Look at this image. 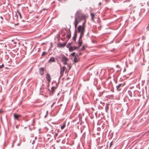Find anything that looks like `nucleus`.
I'll use <instances>...</instances> for the list:
<instances>
[{"label":"nucleus","mask_w":149,"mask_h":149,"mask_svg":"<svg viewBox=\"0 0 149 149\" xmlns=\"http://www.w3.org/2000/svg\"><path fill=\"white\" fill-rule=\"evenodd\" d=\"M105 108H106V109L107 110H108V108H109L108 106L107 105L106 106Z\"/></svg>","instance_id":"c756f323"},{"label":"nucleus","mask_w":149,"mask_h":149,"mask_svg":"<svg viewBox=\"0 0 149 149\" xmlns=\"http://www.w3.org/2000/svg\"><path fill=\"white\" fill-rule=\"evenodd\" d=\"M83 19H84V22L82 25L84 24V26H86L85 23L86 22V20L85 15L82 14L80 11H78L76 14L74 22V24L75 29H76L78 24Z\"/></svg>","instance_id":"f257e3e1"},{"label":"nucleus","mask_w":149,"mask_h":149,"mask_svg":"<svg viewBox=\"0 0 149 149\" xmlns=\"http://www.w3.org/2000/svg\"><path fill=\"white\" fill-rule=\"evenodd\" d=\"M71 55L72 56H74L75 55V53L73 52L71 54Z\"/></svg>","instance_id":"5701e85b"},{"label":"nucleus","mask_w":149,"mask_h":149,"mask_svg":"<svg viewBox=\"0 0 149 149\" xmlns=\"http://www.w3.org/2000/svg\"><path fill=\"white\" fill-rule=\"evenodd\" d=\"M79 58L78 57H77L76 56H75L73 61L74 63H77L79 61Z\"/></svg>","instance_id":"9d476101"},{"label":"nucleus","mask_w":149,"mask_h":149,"mask_svg":"<svg viewBox=\"0 0 149 149\" xmlns=\"http://www.w3.org/2000/svg\"><path fill=\"white\" fill-rule=\"evenodd\" d=\"M85 48V47L84 46H82V48L81 49V50H84Z\"/></svg>","instance_id":"b1692460"},{"label":"nucleus","mask_w":149,"mask_h":149,"mask_svg":"<svg viewBox=\"0 0 149 149\" xmlns=\"http://www.w3.org/2000/svg\"><path fill=\"white\" fill-rule=\"evenodd\" d=\"M81 53H80L79 54V55H81Z\"/></svg>","instance_id":"c9c22d12"},{"label":"nucleus","mask_w":149,"mask_h":149,"mask_svg":"<svg viewBox=\"0 0 149 149\" xmlns=\"http://www.w3.org/2000/svg\"><path fill=\"white\" fill-rule=\"evenodd\" d=\"M148 27H149V24H148V26H147V28Z\"/></svg>","instance_id":"f704fd0d"},{"label":"nucleus","mask_w":149,"mask_h":149,"mask_svg":"<svg viewBox=\"0 0 149 149\" xmlns=\"http://www.w3.org/2000/svg\"><path fill=\"white\" fill-rule=\"evenodd\" d=\"M66 42H65L63 43H59L57 44V46L59 47H65L66 45Z\"/></svg>","instance_id":"39448f33"},{"label":"nucleus","mask_w":149,"mask_h":149,"mask_svg":"<svg viewBox=\"0 0 149 149\" xmlns=\"http://www.w3.org/2000/svg\"><path fill=\"white\" fill-rule=\"evenodd\" d=\"M66 126V124L65 123H63V125H62L61 127V130H62L64 129V128Z\"/></svg>","instance_id":"dca6fc26"},{"label":"nucleus","mask_w":149,"mask_h":149,"mask_svg":"<svg viewBox=\"0 0 149 149\" xmlns=\"http://www.w3.org/2000/svg\"><path fill=\"white\" fill-rule=\"evenodd\" d=\"M46 79L48 81V82H50L51 81V77L49 74L47 73L46 74Z\"/></svg>","instance_id":"6e6552de"},{"label":"nucleus","mask_w":149,"mask_h":149,"mask_svg":"<svg viewBox=\"0 0 149 149\" xmlns=\"http://www.w3.org/2000/svg\"><path fill=\"white\" fill-rule=\"evenodd\" d=\"M14 116L15 119L18 120V118L21 116L20 115L17 114L16 113H14Z\"/></svg>","instance_id":"9b49d317"},{"label":"nucleus","mask_w":149,"mask_h":149,"mask_svg":"<svg viewBox=\"0 0 149 149\" xmlns=\"http://www.w3.org/2000/svg\"><path fill=\"white\" fill-rule=\"evenodd\" d=\"M17 13L19 15V16H20V18H21L22 16H21V15L20 13L19 12V11H17Z\"/></svg>","instance_id":"412c9836"},{"label":"nucleus","mask_w":149,"mask_h":149,"mask_svg":"<svg viewBox=\"0 0 149 149\" xmlns=\"http://www.w3.org/2000/svg\"><path fill=\"white\" fill-rule=\"evenodd\" d=\"M116 67H117L120 68V66L119 65H117Z\"/></svg>","instance_id":"2f4dec72"},{"label":"nucleus","mask_w":149,"mask_h":149,"mask_svg":"<svg viewBox=\"0 0 149 149\" xmlns=\"http://www.w3.org/2000/svg\"><path fill=\"white\" fill-rule=\"evenodd\" d=\"M69 59L67 57L64 56H62L61 57V61L63 63V64L66 65L67 64V61H68Z\"/></svg>","instance_id":"7ed1b4c3"},{"label":"nucleus","mask_w":149,"mask_h":149,"mask_svg":"<svg viewBox=\"0 0 149 149\" xmlns=\"http://www.w3.org/2000/svg\"><path fill=\"white\" fill-rule=\"evenodd\" d=\"M79 48V47H70L69 49V51L71 52L73 51L74 50L78 49Z\"/></svg>","instance_id":"423d86ee"},{"label":"nucleus","mask_w":149,"mask_h":149,"mask_svg":"<svg viewBox=\"0 0 149 149\" xmlns=\"http://www.w3.org/2000/svg\"><path fill=\"white\" fill-rule=\"evenodd\" d=\"M71 33L70 31H69L68 32V34L67 35L66 37L67 38L69 39L71 37Z\"/></svg>","instance_id":"4468645a"},{"label":"nucleus","mask_w":149,"mask_h":149,"mask_svg":"<svg viewBox=\"0 0 149 149\" xmlns=\"http://www.w3.org/2000/svg\"><path fill=\"white\" fill-rule=\"evenodd\" d=\"M45 52H43L42 54V56H43L45 55Z\"/></svg>","instance_id":"cd10ccee"},{"label":"nucleus","mask_w":149,"mask_h":149,"mask_svg":"<svg viewBox=\"0 0 149 149\" xmlns=\"http://www.w3.org/2000/svg\"><path fill=\"white\" fill-rule=\"evenodd\" d=\"M2 112V111L0 110V113Z\"/></svg>","instance_id":"e433bc0d"},{"label":"nucleus","mask_w":149,"mask_h":149,"mask_svg":"<svg viewBox=\"0 0 149 149\" xmlns=\"http://www.w3.org/2000/svg\"><path fill=\"white\" fill-rule=\"evenodd\" d=\"M67 65L68 66L69 68V70H69L70 69V68H71V66L68 63V64H67Z\"/></svg>","instance_id":"6ab92c4d"},{"label":"nucleus","mask_w":149,"mask_h":149,"mask_svg":"<svg viewBox=\"0 0 149 149\" xmlns=\"http://www.w3.org/2000/svg\"><path fill=\"white\" fill-rule=\"evenodd\" d=\"M86 26L82 25L81 26H79L77 28V30L78 33H80V38H82L84 35V33L85 31V28Z\"/></svg>","instance_id":"f03ea898"},{"label":"nucleus","mask_w":149,"mask_h":149,"mask_svg":"<svg viewBox=\"0 0 149 149\" xmlns=\"http://www.w3.org/2000/svg\"><path fill=\"white\" fill-rule=\"evenodd\" d=\"M44 69L42 68H40L39 69V74L41 75H42L44 73Z\"/></svg>","instance_id":"0eeeda50"},{"label":"nucleus","mask_w":149,"mask_h":149,"mask_svg":"<svg viewBox=\"0 0 149 149\" xmlns=\"http://www.w3.org/2000/svg\"><path fill=\"white\" fill-rule=\"evenodd\" d=\"M77 36V33H76V31H75L74 36L72 38V39L73 40H75Z\"/></svg>","instance_id":"f8f14e48"},{"label":"nucleus","mask_w":149,"mask_h":149,"mask_svg":"<svg viewBox=\"0 0 149 149\" xmlns=\"http://www.w3.org/2000/svg\"><path fill=\"white\" fill-rule=\"evenodd\" d=\"M55 89V88L54 87V86L52 87L51 88L52 91V92L54 91Z\"/></svg>","instance_id":"aec40b11"},{"label":"nucleus","mask_w":149,"mask_h":149,"mask_svg":"<svg viewBox=\"0 0 149 149\" xmlns=\"http://www.w3.org/2000/svg\"><path fill=\"white\" fill-rule=\"evenodd\" d=\"M55 148L54 146H52L51 147L50 149H55Z\"/></svg>","instance_id":"4be33fe9"},{"label":"nucleus","mask_w":149,"mask_h":149,"mask_svg":"<svg viewBox=\"0 0 149 149\" xmlns=\"http://www.w3.org/2000/svg\"><path fill=\"white\" fill-rule=\"evenodd\" d=\"M81 38H80V36L79 38V40L78 41V47H79H79H80V46L82 44V41L81 39Z\"/></svg>","instance_id":"1a4fd4ad"},{"label":"nucleus","mask_w":149,"mask_h":149,"mask_svg":"<svg viewBox=\"0 0 149 149\" xmlns=\"http://www.w3.org/2000/svg\"><path fill=\"white\" fill-rule=\"evenodd\" d=\"M122 85L121 84H119L118 85L116 86L117 89L118 91H119L120 90V89H119L120 88V87Z\"/></svg>","instance_id":"f3484780"},{"label":"nucleus","mask_w":149,"mask_h":149,"mask_svg":"<svg viewBox=\"0 0 149 149\" xmlns=\"http://www.w3.org/2000/svg\"><path fill=\"white\" fill-rule=\"evenodd\" d=\"M65 35V33L63 35V36H64Z\"/></svg>","instance_id":"72a5a7b5"},{"label":"nucleus","mask_w":149,"mask_h":149,"mask_svg":"<svg viewBox=\"0 0 149 149\" xmlns=\"http://www.w3.org/2000/svg\"><path fill=\"white\" fill-rule=\"evenodd\" d=\"M66 69V68L65 66H63V67L61 68V70L60 72V76H62L63 75L64 72Z\"/></svg>","instance_id":"20e7f679"},{"label":"nucleus","mask_w":149,"mask_h":149,"mask_svg":"<svg viewBox=\"0 0 149 149\" xmlns=\"http://www.w3.org/2000/svg\"><path fill=\"white\" fill-rule=\"evenodd\" d=\"M114 140H113L110 143L109 148H110L111 146L113 145V143L114 142Z\"/></svg>","instance_id":"a211bd4d"},{"label":"nucleus","mask_w":149,"mask_h":149,"mask_svg":"<svg viewBox=\"0 0 149 149\" xmlns=\"http://www.w3.org/2000/svg\"><path fill=\"white\" fill-rule=\"evenodd\" d=\"M55 62L54 58V57H51L49 60V62Z\"/></svg>","instance_id":"ddd939ff"},{"label":"nucleus","mask_w":149,"mask_h":149,"mask_svg":"<svg viewBox=\"0 0 149 149\" xmlns=\"http://www.w3.org/2000/svg\"><path fill=\"white\" fill-rule=\"evenodd\" d=\"M4 66V65L3 64H2V65H0V69H1Z\"/></svg>","instance_id":"393cba45"},{"label":"nucleus","mask_w":149,"mask_h":149,"mask_svg":"<svg viewBox=\"0 0 149 149\" xmlns=\"http://www.w3.org/2000/svg\"><path fill=\"white\" fill-rule=\"evenodd\" d=\"M65 140H63L62 141L61 143H65Z\"/></svg>","instance_id":"c85d7f7f"},{"label":"nucleus","mask_w":149,"mask_h":149,"mask_svg":"<svg viewBox=\"0 0 149 149\" xmlns=\"http://www.w3.org/2000/svg\"><path fill=\"white\" fill-rule=\"evenodd\" d=\"M101 5V3L100 2L99 3V5Z\"/></svg>","instance_id":"473e14b6"},{"label":"nucleus","mask_w":149,"mask_h":149,"mask_svg":"<svg viewBox=\"0 0 149 149\" xmlns=\"http://www.w3.org/2000/svg\"><path fill=\"white\" fill-rule=\"evenodd\" d=\"M95 134H92V136L93 137H95Z\"/></svg>","instance_id":"bb28decb"},{"label":"nucleus","mask_w":149,"mask_h":149,"mask_svg":"<svg viewBox=\"0 0 149 149\" xmlns=\"http://www.w3.org/2000/svg\"><path fill=\"white\" fill-rule=\"evenodd\" d=\"M100 133H97V134H97V135H100Z\"/></svg>","instance_id":"7c9ffc66"},{"label":"nucleus","mask_w":149,"mask_h":149,"mask_svg":"<svg viewBox=\"0 0 149 149\" xmlns=\"http://www.w3.org/2000/svg\"><path fill=\"white\" fill-rule=\"evenodd\" d=\"M91 20L93 21H94V17L95 16V14L93 13H91Z\"/></svg>","instance_id":"2eb2a0df"},{"label":"nucleus","mask_w":149,"mask_h":149,"mask_svg":"<svg viewBox=\"0 0 149 149\" xmlns=\"http://www.w3.org/2000/svg\"><path fill=\"white\" fill-rule=\"evenodd\" d=\"M57 135H58V134H57V133H55V134H54V137H56V136H57Z\"/></svg>","instance_id":"a878e982"}]
</instances>
